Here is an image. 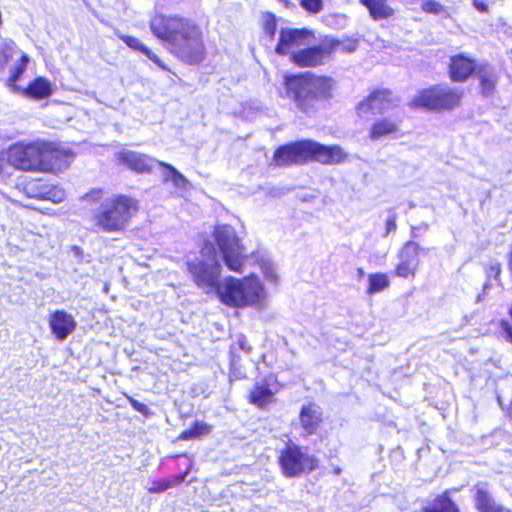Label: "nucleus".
Listing matches in <instances>:
<instances>
[{
	"instance_id": "c85d7f7f",
	"label": "nucleus",
	"mask_w": 512,
	"mask_h": 512,
	"mask_svg": "<svg viewBox=\"0 0 512 512\" xmlns=\"http://www.w3.org/2000/svg\"><path fill=\"white\" fill-rule=\"evenodd\" d=\"M416 270L417 267L400 259L399 264L396 266L395 273L398 277L409 278L415 275Z\"/></svg>"
},
{
	"instance_id": "bb28decb",
	"label": "nucleus",
	"mask_w": 512,
	"mask_h": 512,
	"mask_svg": "<svg viewBox=\"0 0 512 512\" xmlns=\"http://www.w3.org/2000/svg\"><path fill=\"white\" fill-rule=\"evenodd\" d=\"M272 396L273 392L269 389L268 386L256 385L250 393V402L257 405L258 407H263L271 401Z\"/></svg>"
},
{
	"instance_id": "72a5a7b5",
	"label": "nucleus",
	"mask_w": 512,
	"mask_h": 512,
	"mask_svg": "<svg viewBox=\"0 0 512 512\" xmlns=\"http://www.w3.org/2000/svg\"><path fill=\"white\" fill-rule=\"evenodd\" d=\"M303 8L312 13H318L322 9V0H302Z\"/></svg>"
},
{
	"instance_id": "2eb2a0df",
	"label": "nucleus",
	"mask_w": 512,
	"mask_h": 512,
	"mask_svg": "<svg viewBox=\"0 0 512 512\" xmlns=\"http://www.w3.org/2000/svg\"><path fill=\"white\" fill-rule=\"evenodd\" d=\"M329 50L324 46H314L294 52L291 56L293 62L301 67H313L323 63Z\"/></svg>"
},
{
	"instance_id": "dca6fc26",
	"label": "nucleus",
	"mask_w": 512,
	"mask_h": 512,
	"mask_svg": "<svg viewBox=\"0 0 512 512\" xmlns=\"http://www.w3.org/2000/svg\"><path fill=\"white\" fill-rule=\"evenodd\" d=\"M119 162L127 165L131 170L136 172H149L154 165H158V160L151 158L145 154L134 151H122L117 155Z\"/></svg>"
},
{
	"instance_id": "412c9836",
	"label": "nucleus",
	"mask_w": 512,
	"mask_h": 512,
	"mask_svg": "<svg viewBox=\"0 0 512 512\" xmlns=\"http://www.w3.org/2000/svg\"><path fill=\"white\" fill-rule=\"evenodd\" d=\"M158 166L165 169L162 174L163 182L166 183L171 181L176 190L180 193L187 192L191 189V183L186 179V177L180 173L176 168L172 165L167 164L165 162H158Z\"/></svg>"
},
{
	"instance_id": "aec40b11",
	"label": "nucleus",
	"mask_w": 512,
	"mask_h": 512,
	"mask_svg": "<svg viewBox=\"0 0 512 512\" xmlns=\"http://www.w3.org/2000/svg\"><path fill=\"white\" fill-rule=\"evenodd\" d=\"M52 85L49 80L44 77H37L26 88H21L18 93L23 96L40 100L49 97L52 94Z\"/></svg>"
},
{
	"instance_id": "6ab92c4d",
	"label": "nucleus",
	"mask_w": 512,
	"mask_h": 512,
	"mask_svg": "<svg viewBox=\"0 0 512 512\" xmlns=\"http://www.w3.org/2000/svg\"><path fill=\"white\" fill-rule=\"evenodd\" d=\"M474 501L479 512H512L510 509L497 503L491 494L481 486L476 487Z\"/></svg>"
},
{
	"instance_id": "6e6552de",
	"label": "nucleus",
	"mask_w": 512,
	"mask_h": 512,
	"mask_svg": "<svg viewBox=\"0 0 512 512\" xmlns=\"http://www.w3.org/2000/svg\"><path fill=\"white\" fill-rule=\"evenodd\" d=\"M214 240L225 265L234 272H241L244 263V247L230 225H218L213 232Z\"/></svg>"
},
{
	"instance_id": "ea45409f",
	"label": "nucleus",
	"mask_w": 512,
	"mask_h": 512,
	"mask_svg": "<svg viewBox=\"0 0 512 512\" xmlns=\"http://www.w3.org/2000/svg\"><path fill=\"white\" fill-rule=\"evenodd\" d=\"M130 403H131L132 407H133L136 411H138V412H140V413H145V412H146V410H147V406H146L145 404H143V403H141V402H138V401H137V400H135V399H130Z\"/></svg>"
},
{
	"instance_id": "f8f14e48",
	"label": "nucleus",
	"mask_w": 512,
	"mask_h": 512,
	"mask_svg": "<svg viewBox=\"0 0 512 512\" xmlns=\"http://www.w3.org/2000/svg\"><path fill=\"white\" fill-rule=\"evenodd\" d=\"M398 105V100L393 98L390 91L381 90L373 92L365 101L357 106V112L363 116L368 112L382 114Z\"/></svg>"
},
{
	"instance_id": "a19ab883",
	"label": "nucleus",
	"mask_w": 512,
	"mask_h": 512,
	"mask_svg": "<svg viewBox=\"0 0 512 512\" xmlns=\"http://www.w3.org/2000/svg\"><path fill=\"white\" fill-rule=\"evenodd\" d=\"M473 5L480 12L488 11V6L483 0H474Z\"/></svg>"
},
{
	"instance_id": "a18cd8bd",
	"label": "nucleus",
	"mask_w": 512,
	"mask_h": 512,
	"mask_svg": "<svg viewBox=\"0 0 512 512\" xmlns=\"http://www.w3.org/2000/svg\"><path fill=\"white\" fill-rule=\"evenodd\" d=\"M358 271H359L360 276H362L364 274L362 269H359Z\"/></svg>"
},
{
	"instance_id": "f704fd0d",
	"label": "nucleus",
	"mask_w": 512,
	"mask_h": 512,
	"mask_svg": "<svg viewBox=\"0 0 512 512\" xmlns=\"http://www.w3.org/2000/svg\"><path fill=\"white\" fill-rule=\"evenodd\" d=\"M262 271L267 279H269L271 281H276L277 274H276L275 268L272 263L264 262L262 264Z\"/></svg>"
},
{
	"instance_id": "0eeeda50",
	"label": "nucleus",
	"mask_w": 512,
	"mask_h": 512,
	"mask_svg": "<svg viewBox=\"0 0 512 512\" xmlns=\"http://www.w3.org/2000/svg\"><path fill=\"white\" fill-rule=\"evenodd\" d=\"M187 268L195 284L200 288H217L221 273L219 254L212 243H205L200 256L187 262Z\"/></svg>"
},
{
	"instance_id": "4be33fe9",
	"label": "nucleus",
	"mask_w": 512,
	"mask_h": 512,
	"mask_svg": "<svg viewBox=\"0 0 512 512\" xmlns=\"http://www.w3.org/2000/svg\"><path fill=\"white\" fill-rule=\"evenodd\" d=\"M398 131V124L389 119L376 121L370 129V138L378 140L382 137L394 134Z\"/></svg>"
},
{
	"instance_id": "c9c22d12",
	"label": "nucleus",
	"mask_w": 512,
	"mask_h": 512,
	"mask_svg": "<svg viewBox=\"0 0 512 512\" xmlns=\"http://www.w3.org/2000/svg\"><path fill=\"white\" fill-rule=\"evenodd\" d=\"M103 198L102 190H92L84 196V200L91 203H97Z\"/></svg>"
},
{
	"instance_id": "b1692460",
	"label": "nucleus",
	"mask_w": 512,
	"mask_h": 512,
	"mask_svg": "<svg viewBox=\"0 0 512 512\" xmlns=\"http://www.w3.org/2000/svg\"><path fill=\"white\" fill-rule=\"evenodd\" d=\"M420 250L421 247L419 244L413 241H408L400 250L399 258L418 268Z\"/></svg>"
},
{
	"instance_id": "79ce46f5",
	"label": "nucleus",
	"mask_w": 512,
	"mask_h": 512,
	"mask_svg": "<svg viewBox=\"0 0 512 512\" xmlns=\"http://www.w3.org/2000/svg\"><path fill=\"white\" fill-rule=\"evenodd\" d=\"M490 272L491 273H494L496 277L499 276L500 272H501V267H500V264L499 263H496L494 265H492L490 267Z\"/></svg>"
},
{
	"instance_id": "49530a36",
	"label": "nucleus",
	"mask_w": 512,
	"mask_h": 512,
	"mask_svg": "<svg viewBox=\"0 0 512 512\" xmlns=\"http://www.w3.org/2000/svg\"><path fill=\"white\" fill-rule=\"evenodd\" d=\"M509 314H510V316H511V318H512V306H511V307H510V309H509Z\"/></svg>"
},
{
	"instance_id": "9b49d317",
	"label": "nucleus",
	"mask_w": 512,
	"mask_h": 512,
	"mask_svg": "<svg viewBox=\"0 0 512 512\" xmlns=\"http://www.w3.org/2000/svg\"><path fill=\"white\" fill-rule=\"evenodd\" d=\"M29 61V56L18 49L14 42L4 41L0 44V71H4L6 65L12 63L9 67L10 76L6 80V86L11 92L20 91L17 82L26 71Z\"/></svg>"
},
{
	"instance_id": "5701e85b",
	"label": "nucleus",
	"mask_w": 512,
	"mask_h": 512,
	"mask_svg": "<svg viewBox=\"0 0 512 512\" xmlns=\"http://www.w3.org/2000/svg\"><path fill=\"white\" fill-rule=\"evenodd\" d=\"M423 512H459L457 505L449 498L447 493L437 497Z\"/></svg>"
},
{
	"instance_id": "20e7f679",
	"label": "nucleus",
	"mask_w": 512,
	"mask_h": 512,
	"mask_svg": "<svg viewBox=\"0 0 512 512\" xmlns=\"http://www.w3.org/2000/svg\"><path fill=\"white\" fill-rule=\"evenodd\" d=\"M346 159L340 146H326L312 140H302L280 146L274 153L277 165L304 163L309 160L322 164H339Z\"/></svg>"
},
{
	"instance_id": "ddd939ff",
	"label": "nucleus",
	"mask_w": 512,
	"mask_h": 512,
	"mask_svg": "<svg viewBox=\"0 0 512 512\" xmlns=\"http://www.w3.org/2000/svg\"><path fill=\"white\" fill-rule=\"evenodd\" d=\"M77 322L74 317L64 310H56L50 315L49 327L59 341H64L76 329Z\"/></svg>"
},
{
	"instance_id": "cd10ccee",
	"label": "nucleus",
	"mask_w": 512,
	"mask_h": 512,
	"mask_svg": "<svg viewBox=\"0 0 512 512\" xmlns=\"http://www.w3.org/2000/svg\"><path fill=\"white\" fill-rule=\"evenodd\" d=\"M211 431L210 426L204 422H195L194 425L181 433L180 439L189 440L202 435H206Z\"/></svg>"
},
{
	"instance_id": "c756f323",
	"label": "nucleus",
	"mask_w": 512,
	"mask_h": 512,
	"mask_svg": "<svg viewBox=\"0 0 512 512\" xmlns=\"http://www.w3.org/2000/svg\"><path fill=\"white\" fill-rule=\"evenodd\" d=\"M118 36L131 49L140 51L141 53H144L147 49V46H145L138 38L122 34H119Z\"/></svg>"
},
{
	"instance_id": "4468645a",
	"label": "nucleus",
	"mask_w": 512,
	"mask_h": 512,
	"mask_svg": "<svg viewBox=\"0 0 512 512\" xmlns=\"http://www.w3.org/2000/svg\"><path fill=\"white\" fill-rule=\"evenodd\" d=\"M476 70L473 59L463 55H455L450 59L449 76L454 82L466 81Z\"/></svg>"
},
{
	"instance_id": "9d476101",
	"label": "nucleus",
	"mask_w": 512,
	"mask_h": 512,
	"mask_svg": "<svg viewBox=\"0 0 512 512\" xmlns=\"http://www.w3.org/2000/svg\"><path fill=\"white\" fill-rule=\"evenodd\" d=\"M461 98L462 91L458 89L449 86H435L420 92L412 100L411 106L429 110H450L459 105Z\"/></svg>"
},
{
	"instance_id": "f3484780",
	"label": "nucleus",
	"mask_w": 512,
	"mask_h": 512,
	"mask_svg": "<svg viewBox=\"0 0 512 512\" xmlns=\"http://www.w3.org/2000/svg\"><path fill=\"white\" fill-rule=\"evenodd\" d=\"M306 37V30L289 28L282 29L280 32L279 42L276 46L275 51L278 54L285 55L289 53L293 48L304 45Z\"/></svg>"
},
{
	"instance_id": "7ed1b4c3",
	"label": "nucleus",
	"mask_w": 512,
	"mask_h": 512,
	"mask_svg": "<svg viewBox=\"0 0 512 512\" xmlns=\"http://www.w3.org/2000/svg\"><path fill=\"white\" fill-rule=\"evenodd\" d=\"M72 158V153L44 142L17 144L8 153V161L20 170H49L62 162L69 163Z\"/></svg>"
},
{
	"instance_id": "f03ea898",
	"label": "nucleus",
	"mask_w": 512,
	"mask_h": 512,
	"mask_svg": "<svg viewBox=\"0 0 512 512\" xmlns=\"http://www.w3.org/2000/svg\"><path fill=\"white\" fill-rule=\"evenodd\" d=\"M333 85L331 78L310 73L284 77L285 96L306 114L316 112L331 98Z\"/></svg>"
},
{
	"instance_id": "e433bc0d",
	"label": "nucleus",
	"mask_w": 512,
	"mask_h": 512,
	"mask_svg": "<svg viewBox=\"0 0 512 512\" xmlns=\"http://www.w3.org/2000/svg\"><path fill=\"white\" fill-rule=\"evenodd\" d=\"M143 54L147 56L151 61H153L156 65H158L161 69L166 71L168 70V68L161 61V59L155 53H153L148 47Z\"/></svg>"
},
{
	"instance_id": "58836bf2",
	"label": "nucleus",
	"mask_w": 512,
	"mask_h": 512,
	"mask_svg": "<svg viewBox=\"0 0 512 512\" xmlns=\"http://www.w3.org/2000/svg\"><path fill=\"white\" fill-rule=\"evenodd\" d=\"M169 487H170L169 483H164V482L163 483H157L153 487H151L149 489V491L152 492V493H161V492L166 491Z\"/></svg>"
},
{
	"instance_id": "37998d69",
	"label": "nucleus",
	"mask_w": 512,
	"mask_h": 512,
	"mask_svg": "<svg viewBox=\"0 0 512 512\" xmlns=\"http://www.w3.org/2000/svg\"><path fill=\"white\" fill-rule=\"evenodd\" d=\"M266 30L270 34V36L273 37L274 33H275V24H273V25L268 24L266 27Z\"/></svg>"
},
{
	"instance_id": "c03bdc74",
	"label": "nucleus",
	"mask_w": 512,
	"mask_h": 512,
	"mask_svg": "<svg viewBox=\"0 0 512 512\" xmlns=\"http://www.w3.org/2000/svg\"><path fill=\"white\" fill-rule=\"evenodd\" d=\"M5 166V161L3 158H0V174L3 172Z\"/></svg>"
},
{
	"instance_id": "393cba45",
	"label": "nucleus",
	"mask_w": 512,
	"mask_h": 512,
	"mask_svg": "<svg viewBox=\"0 0 512 512\" xmlns=\"http://www.w3.org/2000/svg\"><path fill=\"white\" fill-rule=\"evenodd\" d=\"M482 93L486 96L491 95L496 84V76L489 67L480 68L478 71Z\"/></svg>"
},
{
	"instance_id": "423d86ee",
	"label": "nucleus",
	"mask_w": 512,
	"mask_h": 512,
	"mask_svg": "<svg viewBox=\"0 0 512 512\" xmlns=\"http://www.w3.org/2000/svg\"><path fill=\"white\" fill-rule=\"evenodd\" d=\"M137 209V201L130 197L118 195L107 198L101 202L94 216L95 224L105 232L121 231Z\"/></svg>"
},
{
	"instance_id": "2f4dec72",
	"label": "nucleus",
	"mask_w": 512,
	"mask_h": 512,
	"mask_svg": "<svg viewBox=\"0 0 512 512\" xmlns=\"http://www.w3.org/2000/svg\"><path fill=\"white\" fill-rule=\"evenodd\" d=\"M423 11L432 14H440L443 12V6L435 0H425L422 4Z\"/></svg>"
},
{
	"instance_id": "f257e3e1",
	"label": "nucleus",
	"mask_w": 512,
	"mask_h": 512,
	"mask_svg": "<svg viewBox=\"0 0 512 512\" xmlns=\"http://www.w3.org/2000/svg\"><path fill=\"white\" fill-rule=\"evenodd\" d=\"M152 33L171 46V52L188 64L201 62L205 45L200 28L185 18L156 15L151 19Z\"/></svg>"
},
{
	"instance_id": "4c0bfd02",
	"label": "nucleus",
	"mask_w": 512,
	"mask_h": 512,
	"mask_svg": "<svg viewBox=\"0 0 512 512\" xmlns=\"http://www.w3.org/2000/svg\"><path fill=\"white\" fill-rule=\"evenodd\" d=\"M501 328L505 334L506 340L509 341L510 343H512V327H511V325L507 321H502Z\"/></svg>"
},
{
	"instance_id": "39448f33",
	"label": "nucleus",
	"mask_w": 512,
	"mask_h": 512,
	"mask_svg": "<svg viewBox=\"0 0 512 512\" xmlns=\"http://www.w3.org/2000/svg\"><path fill=\"white\" fill-rule=\"evenodd\" d=\"M216 292L220 301L230 307L253 306L258 309L264 307L266 297L264 287L254 276L244 279L227 277L217 285Z\"/></svg>"
},
{
	"instance_id": "7c9ffc66",
	"label": "nucleus",
	"mask_w": 512,
	"mask_h": 512,
	"mask_svg": "<svg viewBox=\"0 0 512 512\" xmlns=\"http://www.w3.org/2000/svg\"><path fill=\"white\" fill-rule=\"evenodd\" d=\"M397 213L394 210L388 211V217L386 219L385 223V233L383 234L384 237L389 236L391 233L396 232L397 230Z\"/></svg>"
},
{
	"instance_id": "1a4fd4ad",
	"label": "nucleus",
	"mask_w": 512,
	"mask_h": 512,
	"mask_svg": "<svg viewBox=\"0 0 512 512\" xmlns=\"http://www.w3.org/2000/svg\"><path fill=\"white\" fill-rule=\"evenodd\" d=\"M279 465L284 476L293 478L311 472L318 466V460L309 455L307 448L289 442L280 451Z\"/></svg>"
},
{
	"instance_id": "a211bd4d",
	"label": "nucleus",
	"mask_w": 512,
	"mask_h": 512,
	"mask_svg": "<svg viewBox=\"0 0 512 512\" xmlns=\"http://www.w3.org/2000/svg\"><path fill=\"white\" fill-rule=\"evenodd\" d=\"M322 412L315 404L303 406L300 411V424L304 436L312 435L316 432L321 422Z\"/></svg>"
},
{
	"instance_id": "a878e982",
	"label": "nucleus",
	"mask_w": 512,
	"mask_h": 512,
	"mask_svg": "<svg viewBox=\"0 0 512 512\" xmlns=\"http://www.w3.org/2000/svg\"><path fill=\"white\" fill-rule=\"evenodd\" d=\"M389 284H390V281L386 274H383V273L370 274L368 277L367 294L373 295V294L382 292L387 287H389Z\"/></svg>"
},
{
	"instance_id": "473e14b6",
	"label": "nucleus",
	"mask_w": 512,
	"mask_h": 512,
	"mask_svg": "<svg viewBox=\"0 0 512 512\" xmlns=\"http://www.w3.org/2000/svg\"><path fill=\"white\" fill-rule=\"evenodd\" d=\"M65 197V190L59 187H53L47 192V198L54 203L62 202L65 199Z\"/></svg>"
}]
</instances>
